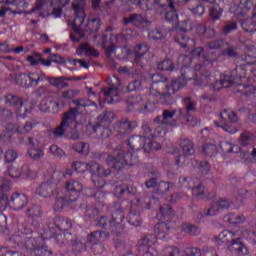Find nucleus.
<instances>
[{
  "label": "nucleus",
  "mask_w": 256,
  "mask_h": 256,
  "mask_svg": "<svg viewBox=\"0 0 256 256\" xmlns=\"http://www.w3.org/2000/svg\"><path fill=\"white\" fill-rule=\"evenodd\" d=\"M243 239H245V234L241 230H224L216 237L217 243H230L227 249L232 255L236 256L249 255V248H247Z\"/></svg>",
  "instance_id": "39448f33"
},
{
  "label": "nucleus",
  "mask_w": 256,
  "mask_h": 256,
  "mask_svg": "<svg viewBox=\"0 0 256 256\" xmlns=\"http://www.w3.org/2000/svg\"><path fill=\"white\" fill-rule=\"evenodd\" d=\"M121 51L122 56H120V59H131L134 57V61L137 65H143L141 61H147L145 55L149 53V46H147V44H140L135 46L133 51H131L129 47H124Z\"/></svg>",
  "instance_id": "2eb2a0df"
},
{
  "label": "nucleus",
  "mask_w": 256,
  "mask_h": 256,
  "mask_svg": "<svg viewBox=\"0 0 256 256\" xmlns=\"http://www.w3.org/2000/svg\"><path fill=\"white\" fill-rule=\"evenodd\" d=\"M88 129H92V131H94V133H97L98 131L100 133H102V137L103 139H107V137H110L111 135V130H109V128H103L102 125H98V126H88Z\"/></svg>",
  "instance_id": "37998d69"
},
{
  "label": "nucleus",
  "mask_w": 256,
  "mask_h": 256,
  "mask_svg": "<svg viewBox=\"0 0 256 256\" xmlns=\"http://www.w3.org/2000/svg\"><path fill=\"white\" fill-rule=\"evenodd\" d=\"M106 37H110V40L107 41V39H105ZM131 37H135V32H133V30H127L126 32H123L122 38L109 34L103 37L101 45L104 47V49H106V55L111 57V55H116L117 53V49L115 48V41H123V39L127 41V39H131Z\"/></svg>",
  "instance_id": "a211bd4d"
},
{
  "label": "nucleus",
  "mask_w": 256,
  "mask_h": 256,
  "mask_svg": "<svg viewBox=\"0 0 256 256\" xmlns=\"http://www.w3.org/2000/svg\"><path fill=\"white\" fill-rule=\"evenodd\" d=\"M68 63H70V65H78V67H84V69H88L89 67V64L84 60L70 59L68 60Z\"/></svg>",
  "instance_id": "13d9d810"
},
{
  "label": "nucleus",
  "mask_w": 256,
  "mask_h": 256,
  "mask_svg": "<svg viewBox=\"0 0 256 256\" xmlns=\"http://www.w3.org/2000/svg\"><path fill=\"white\" fill-rule=\"evenodd\" d=\"M192 13L194 15H203V13H205V7L203 5H197L196 7H194L192 9Z\"/></svg>",
  "instance_id": "052dcab7"
},
{
  "label": "nucleus",
  "mask_w": 256,
  "mask_h": 256,
  "mask_svg": "<svg viewBox=\"0 0 256 256\" xmlns=\"http://www.w3.org/2000/svg\"><path fill=\"white\" fill-rule=\"evenodd\" d=\"M28 155L34 160L41 159V157L45 155L39 141H37L35 138H29Z\"/></svg>",
  "instance_id": "7c9ffc66"
},
{
  "label": "nucleus",
  "mask_w": 256,
  "mask_h": 256,
  "mask_svg": "<svg viewBox=\"0 0 256 256\" xmlns=\"http://www.w3.org/2000/svg\"><path fill=\"white\" fill-rule=\"evenodd\" d=\"M168 31L165 29V27L157 28L156 30H153L148 33L149 39L157 40V39H165L167 37Z\"/></svg>",
  "instance_id": "58836bf2"
},
{
  "label": "nucleus",
  "mask_w": 256,
  "mask_h": 256,
  "mask_svg": "<svg viewBox=\"0 0 256 256\" xmlns=\"http://www.w3.org/2000/svg\"><path fill=\"white\" fill-rule=\"evenodd\" d=\"M253 5V2H234L230 7V13H234L238 17V21L242 23V29L246 33H255L256 23L243 20V17L249 12V7Z\"/></svg>",
  "instance_id": "f8f14e48"
},
{
  "label": "nucleus",
  "mask_w": 256,
  "mask_h": 256,
  "mask_svg": "<svg viewBox=\"0 0 256 256\" xmlns=\"http://www.w3.org/2000/svg\"><path fill=\"white\" fill-rule=\"evenodd\" d=\"M41 54L37 52H33L32 54L28 55L27 61L30 63V65H39L41 63Z\"/></svg>",
  "instance_id": "09e8293b"
},
{
  "label": "nucleus",
  "mask_w": 256,
  "mask_h": 256,
  "mask_svg": "<svg viewBox=\"0 0 256 256\" xmlns=\"http://www.w3.org/2000/svg\"><path fill=\"white\" fill-rule=\"evenodd\" d=\"M18 157L19 155L17 154V152L10 149L5 153V163H13V161H15Z\"/></svg>",
  "instance_id": "3c124183"
},
{
  "label": "nucleus",
  "mask_w": 256,
  "mask_h": 256,
  "mask_svg": "<svg viewBox=\"0 0 256 256\" xmlns=\"http://www.w3.org/2000/svg\"><path fill=\"white\" fill-rule=\"evenodd\" d=\"M222 14L223 10L219 7V4L217 2H210V17L212 21H217Z\"/></svg>",
  "instance_id": "4c0bfd02"
},
{
  "label": "nucleus",
  "mask_w": 256,
  "mask_h": 256,
  "mask_svg": "<svg viewBox=\"0 0 256 256\" xmlns=\"http://www.w3.org/2000/svg\"><path fill=\"white\" fill-rule=\"evenodd\" d=\"M33 11H40V17L53 15V17L59 18L63 13V4L59 1L38 2Z\"/></svg>",
  "instance_id": "ddd939ff"
},
{
  "label": "nucleus",
  "mask_w": 256,
  "mask_h": 256,
  "mask_svg": "<svg viewBox=\"0 0 256 256\" xmlns=\"http://www.w3.org/2000/svg\"><path fill=\"white\" fill-rule=\"evenodd\" d=\"M181 230L188 235H199L201 233V230L197 226L191 224H183Z\"/></svg>",
  "instance_id": "a19ab883"
},
{
  "label": "nucleus",
  "mask_w": 256,
  "mask_h": 256,
  "mask_svg": "<svg viewBox=\"0 0 256 256\" xmlns=\"http://www.w3.org/2000/svg\"><path fill=\"white\" fill-rule=\"evenodd\" d=\"M185 109H180L178 115L181 119H184L190 127L199 125V120L194 116H191V111H195V100L186 98L183 101Z\"/></svg>",
  "instance_id": "6ab92c4d"
},
{
  "label": "nucleus",
  "mask_w": 256,
  "mask_h": 256,
  "mask_svg": "<svg viewBox=\"0 0 256 256\" xmlns=\"http://www.w3.org/2000/svg\"><path fill=\"white\" fill-rule=\"evenodd\" d=\"M235 29H237V24L231 23V24H228L224 27V32L225 33H231V31H235Z\"/></svg>",
  "instance_id": "69168bd1"
},
{
  "label": "nucleus",
  "mask_w": 256,
  "mask_h": 256,
  "mask_svg": "<svg viewBox=\"0 0 256 256\" xmlns=\"http://www.w3.org/2000/svg\"><path fill=\"white\" fill-rule=\"evenodd\" d=\"M210 169L209 163L207 162H202L200 164V170L202 171V173H207Z\"/></svg>",
  "instance_id": "338daca9"
},
{
  "label": "nucleus",
  "mask_w": 256,
  "mask_h": 256,
  "mask_svg": "<svg viewBox=\"0 0 256 256\" xmlns=\"http://www.w3.org/2000/svg\"><path fill=\"white\" fill-rule=\"evenodd\" d=\"M65 104H60L59 102H53L49 98H44L39 105L40 111H43V113H49V111H52L55 113L59 111V107H63Z\"/></svg>",
  "instance_id": "473e14b6"
},
{
  "label": "nucleus",
  "mask_w": 256,
  "mask_h": 256,
  "mask_svg": "<svg viewBox=\"0 0 256 256\" xmlns=\"http://www.w3.org/2000/svg\"><path fill=\"white\" fill-rule=\"evenodd\" d=\"M154 7L158 10V13H165L166 21H169V23H177L178 16L175 10V2H167L165 5L154 2Z\"/></svg>",
  "instance_id": "5701e85b"
},
{
  "label": "nucleus",
  "mask_w": 256,
  "mask_h": 256,
  "mask_svg": "<svg viewBox=\"0 0 256 256\" xmlns=\"http://www.w3.org/2000/svg\"><path fill=\"white\" fill-rule=\"evenodd\" d=\"M133 129V124L130 121H125L120 123V133L125 135V133H129Z\"/></svg>",
  "instance_id": "5fc2aeb1"
},
{
  "label": "nucleus",
  "mask_w": 256,
  "mask_h": 256,
  "mask_svg": "<svg viewBox=\"0 0 256 256\" xmlns=\"http://www.w3.org/2000/svg\"><path fill=\"white\" fill-rule=\"evenodd\" d=\"M192 58L189 56H180L179 63L182 62L181 68V77L177 80H171L170 84L165 83L167 78L161 76L160 74H145L143 81L135 80L128 84L127 91H137L141 85H151L150 93L154 97H159L160 103H167L168 98L171 97L176 91H179L181 87H183L188 79H191L189 76H185L189 73V65L191 63H197V60L200 61L201 64H196L194 67V71L196 72L194 76V80L197 85H209L211 81H215V77L209 74V70L211 69V60L207 58V56L203 55V48H196L191 53Z\"/></svg>",
  "instance_id": "f257e3e1"
},
{
  "label": "nucleus",
  "mask_w": 256,
  "mask_h": 256,
  "mask_svg": "<svg viewBox=\"0 0 256 256\" xmlns=\"http://www.w3.org/2000/svg\"><path fill=\"white\" fill-rule=\"evenodd\" d=\"M181 146L184 155L179 156L176 163L177 165H180V167H183L184 165H189L187 155H193L195 153V148H193V142H191V140H184Z\"/></svg>",
  "instance_id": "bb28decb"
},
{
  "label": "nucleus",
  "mask_w": 256,
  "mask_h": 256,
  "mask_svg": "<svg viewBox=\"0 0 256 256\" xmlns=\"http://www.w3.org/2000/svg\"><path fill=\"white\" fill-rule=\"evenodd\" d=\"M231 207V202H229L226 198H221L219 201L212 204L210 209L204 213L206 217H214L217 215L221 209H229Z\"/></svg>",
  "instance_id": "c756f323"
},
{
  "label": "nucleus",
  "mask_w": 256,
  "mask_h": 256,
  "mask_svg": "<svg viewBox=\"0 0 256 256\" xmlns=\"http://www.w3.org/2000/svg\"><path fill=\"white\" fill-rule=\"evenodd\" d=\"M157 69H159V71H173V62L169 59H165L158 63Z\"/></svg>",
  "instance_id": "a18cd8bd"
},
{
  "label": "nucleus",
  "mask_w": 256,
  "mask_h": 256,
  "mask_svg": "<svg viewBox=\"0 0 256 256\" xmlns=\"http://www.w3.org/2000/svg\"><path fill=\"white\" fill-rule=\"evenodd\" d=\"M121 157H125V159L121 160ZM134 164L135 157H133L132 153L123 155V153H120L118 150H115V152L112 155H109L107 159V166L111 169H123L124 167H127V165L131 166Z\"/></svg>",
  "instance_id": "dca6fc26"
},
{
  "label": "nucleus",
  "mask_w": 256,
  "mask_h": 256,
  "mask_svg": "<svg viewBox=\"0 0 256 256\" xmlns=\"http://www.w3.org/2000/svg\"><path fill=\"white\" fill-rule=\"evenodd\" d=\"M125 25H136L139 29H147L151 23L147 20V17L133 14L129 18H124Z\"/></svg>",
  "instance_id": "c85d7f7f"
},
{
  "label": "nucleus",
  "mask_w": 256,
  "mask_h": 256,
  "mask_svg": "<svg viewBox=\"0 0 256 256\" xmlns=\"http://www.w3.org/2000/svg\"><path fill=\"white\" fill-rule=\"evenodd\" d=\"M77 55L80 57H99V51L95 49L93 46H91L89 43H83L81 44L77 50Z\"/></svg>",
  "instance_id": "2f4dec72"
},
{
  "label": "nucleus",
  "mask_w": 256,
  "mask_h": 256,
  "mask_svg": "<svg viewBox=\"0 0 256 256\" xmlns=\"http://www.w3.org/2000/svg\"><path fill=\"white\" fill-rule=\"evenodd\" d=\"M224 221L230 225H239L245 221V217L239 214H228L224 217Z\"/></svg>",
  "instance_id": "ea45409f"
},
{
  "label": "nucleus",
  "mask_w": 256,
  "mask_h": 256,
  "mask_svg": "<svg viewBox=\"0 0 256 256\" xmlns=\"http://www.w3.org/2000/svg\"><path fill=\"white\" fill-rule=\"evenodd\" d=\"M65 193H67L68 198L63 197V192H55L53 195L56 197V203L54 206L55 211H59V209H63L65 205H70L73 207V201H77L79 197V193L83 191V185L75 180H70L65 183L64 186Z\"/></svg>",
  "instance_id": "0eeeda50"
},
{
  "label": "nucleus",
  "mask_w": 256,
  "mask_h": 256,
  "mask_svg": "<svg viewBox=\"0 0 256 256\" xmlns=\"http://www.w3.org/2000/svg\"><path fill=\"white\" fill-rule=\"evenodd\" d=\"M71 229V220L64 219L62 217H56L54 224H50L45 230L40 231V241L37 243L36 239L29 238L25 242L26 249L32 251V255H50L51 251L47 250V246L43 245L45 239H51V237H61L58 231H67Z\"/></svg>",
  "instance_id": "7ed1b4c3"
},
{
  "label": "nucleus",
  "mask_w": 256,
  "mask_h": 256,
  "mask_svg": "<svg viewBox=\"0 0 256 256\" xmlns=\"http://www.w3.org/2000/svg\"><path fill=\"white\" fill-rule=\"evenodd\" d=\"M72 149L82 155H89V144L78 142L73 145Z\"/></svg>",
  "instance_id": "79ce46f5"
},
{
  "label": "nucleus",
  "mask_w": 256,
  "mask_h": 256,
  "mask_svg": "<svg viewBox=\"0 0 256 256\" xmlns=\"http://www.w3.org/2000/svg\"><path fill=\"white\" fill-rule=\"evenodd\" d=\"M79 95V90L71 89L62 92L63 99H73Z\"/></svg>",
  "instance_id": "6e6d98bb"
},
{
  "label": "nucleus",
  "mask_w": 256,
  "mask_h": 256,
  "mask_svg": "<svg viewBox=\"0 0 256 256\" xmlns=\"http://www.w3.org/2000/svg\"><path fill=\"white\" fill-rule=\"evenodd\" d=\"M34 108L35 105H33L31 102L21 100L14 108V113L17 119H25Z\"/></svg>",
  "instance_id": "cd10ccee"
},
{
  "label": "nucleus",
  "mask_w": 256,
  "mask_h": 256,
  "mask_svg": "<svg viewBox=\"0 0 256 256\" xmlns=\"http://www.w3.org/2000/svg\"><path fill=\"white\" fill-rule=\"evenodd\" d=\"M123 212L116 211L112 216V221H110V230L112 233H115V231H119L121 229V223H123Z\"/></svg>",
  "instance_id": "f704fd0d"
},
{
  "label": "nucleus",
  "mask_w": 256,
  "mask_h": 256,
  "mask_svg": "<svg viewBox=\"0 0 256 256\" xmlns=\"http://www.w3.org/2000/svg\"><path fill=\"white\" fill-rule=\"evenodd\" d=\"M250 141H251V133L244 132L240 138L241 145H249Z\"/></svg>",
  "instance_id": "bf43d9fd"
},
{
  "label": "nucleus",
  "mask_w": 256,
  "mask_h": 256,
  "mask_svg": "<svg viewBox=\"0 0 256 256\" xmlns=\"http://www.w3.org/2000/svg\"><path fill=\"white\" fill-rule=\"evenodd\" d=\"M8 175L12 177V179H17L18 177H23L24 179H27L31 177V170L25 168L23 171H21L19 168L11 167L8 169Z\"/></svg>",
  "instance_id": "c9c22d12"
},
{
  "label": "nucleus",
  "mask_w": 256,
  "mask_h": 256,
  "mask_svg": "<svg viewBox=\"0 0 256 256\" xmlns=\"http://www.w3.org/2000/svg\"><path fill=\"white\" fill-rule=\"evenodd\" d=\"M108 85L110 87L105 88L102 92L104 99L99 100L100 107H103V103H118L121 101L120 93H125V88L117 76L108 78Z\"/></svg>",
  "instance_id": "9d476101"
},
{
  "label": "nucleus",
  "mask_w": 256,
  "mask_h": 256,
  "mask_svg": "<svg viewBox=\"0 0 256 256\" xmlns=\"http://www.w3.org/2000/svg\"><path fill=\"white\" fill-rule=\"evenodd\" d=\"M21 101L16 95L14 94H8L5 97V103L8 105V107H16L18 103Z\"/></svg>",
  "instance_id": "49530a36"
},
{
  "label": "nucleus",
  "mask_w": 256,
  "mask_h": 256,
  "mask_svg": "<svg viewBox=\"0 0 256 256\" xmlns=\"http://www.w3.org/2000/svg\"><path fill=\"white\" fill-rule=\"evenodd\" d=\"M114 117H115V114H113V112H106L104 115H100L98 117V121L99 123H101V125H103V123L105 125H109V123L113 121Z\"/></svg>",
  "instance_id": "de8ad7c7"
},
{
  "label": "nucleus",
  "mask_w": 256,
  "mask_h": 256,
  "mask_svg": "<svg viewBox=\"0 0 256 256\" xmlns=\"http://www.w3.org/2000/svg\"><path fill=\"white\" fill-rule=\"evenodd\" d=\"M11 185V181L0 178V205H6L16 210L23 209L28 201L25 194H13L10 200L7 194H5L7 191H11Z\"/></svg>",
  "instance_id": "6e6552de"
},
{
  "label": "nucleus",
  "mask_w": 256,
  "mask_h": 256,
  "mask_svg": "<svg viewBox=\"0 0 256 256\" xmlns=\"http://www.w3.org/2000/svg\"><path fill=\"white\" fill-rule=\"evenodd\" d=\"M220 119H221V123L215 122V125L217 127H221L227 133H231L232 135L235 134L237 129L231 128L230 126H227L225 121H230L231 123H236V121L239 119L237 117V114H235V112H233V110H224L220 114Z\"/></svg>",
  "instance_id": "b1692460"
},
{
  "label": "nucleus",
  "mask_w": 256,
  "mask_h": 256,
  "mask_svg": "<svg viewBox=\"0 0 256 256\" xmlns=\"http://www.w3.org/2000/svg\"><path fill=\"white\" fill-rule=\"evenodd\" d=\"M235 83V77L229 76L227 74L220 76V85L222 87H231Z\"/></svg>",
  "instance_id": "c03bdc74"
},
{
  "label": "nucleus",
  "mask_w": 256,
  "mask_h": 256,
  "mask_svg": "<svg viewBox=\"0 0 256 256\" xmlns=\"http://www.w3.org/2000/svg\"><path fill=\"white\" fill-rule=\"evenodd\" d=\"M173 117H175L174 110H165L162 116H159L155 119V137H165V135H167V128L165 127V125H175Z\"/></svg>",
  "instance_id": "f3484780"
},
{
  "label": "nucleus",
  "mask_w": 256,
  "mask_h": 256,
  "mask_svg": "<svg viewBox=\"0 0 256 256\" xmlns=\"http://www.w3.org/2000/svg\"><path fill=\"white\" fill-rule=\"evenodd\" d=\"M146 187L147 189H154V187H157V179L152 178L146 181Z\"/></svg>",
  "instance_id": "0e129e2a"
},
{
  "label": "nucleus",
  "mask_w": 256,
  "mask_h": 256,
  "mask_svg": "<svg viewBox=\"0 0 256 256\" xmlns=\"http://www.w3.org/2000/svg\"><path fill=\"white\" fill-rule=\"evenodd\" d=\"M246 95H253V93H256L255 86H246L245 87Z\"/></svg>",
  "instance_id": "774afa93"
},
{
  "label": "nucleus",
  "mask_w": 256,
  "mask_h": 256,
  "mask_svg": "<svg viewBox=\"0 0 256 256\" xmlns=\"http://www.w3.org/2000/svg\"><path fill=\"white\" fill-rule=\"evenodd\" d=\"M73 103L76 105V108H71L68 112H65L60 125L51 131V135L54 137H63L70 130V139H79V132L75 130L77 125H79V121H77L79 118V109L81 107L95 105V103L83 99L73 100Z\"/></svg>",
  "instance_id": "20e7f679"
},
{
  "label": "nucleus",
  "mask_w": 256,
  "mask_h": 256,
  "mask_svg": "<svg viewBox=\"0 0 256 256\" xmlns=\"http://www.w3.org/2000/svg\"><path fill=\"white\" fill-rule=\"evenodd\" d=\"M187 25L191 27V22H178L175 29L170 31V35H173L176 43H179L181 47H191L195 46V40H189L187 36H185V32L188 31Z\"/></svg>",
  "instance_id": "4468645a"
},
{
  "label": "nucleus",
  "mask_w": 256,
  "mask_h": 256,
  "mask_svg": "<svg viewBox=\"0 0 256 256\" xmlns=\"http://www.w3.org/2000/svg\"><path fill=\"white\" fill-rule=\"evenodd\" d=\"M173 215V210L171 206L164 205L160 207L159 213L157 214V219L160 221L154 227V233H156L157 238L161 241H167L169 239V225L167 221L171 219Z\"/></svg>",
  "instance_id": "9b49d317"
},
{
  "label": "nucleus",
  "mask_w": 256,
  "mask_h": 256,
  "mask_svg": "<svg viewBox=\"0 0 256 256\" xmlns=\"http://www.w3.org/2000/svg\"><path fill=\"white\" fill-rule=\"evenodd\" d=\"M29 217H39L41 215V210L37 207H33L28 210Z\"/></svg>",
  "instance_id": "680f3d73"
},
{
  "label": "nucleus",
  "mask_w": 256,
  "mask_h": 256,
  "mask_svg": "<svg viewBox=\"0 0 256 256\" xmlns=\"http://www.w3.org/2000/svg\"><path fill=\"white\" fill-rule=\"evenodd\" d=\"M107 239V233L96 231L93 232L89 237L88 241L85 244V240H80L74 244V248L78 251H83L89 247V245H97L99 241H105Z\"/></svg>",
  "instance_id": "4be33fe9"
},
{
  "label": "nucleus",
  "mask_w": 256,
  "mask_h": 256,
  "mask_svg": "<svg viewBox=\"0 0 256 256\" xmlns=\"http://www.w3.org/2000/svg\"><path fill=\"white\" fill-rule=\"evenodd\" d=\"M204 194L205 188L202 185H198L192 188V195H194V197H197V199H203Z\"/></svg>",
  "instance_id": "864d4df0"
},
{
  "label": "nucleus",
  "mask_w": 256,
  "mask_h": 256,
  "mask_svg": "<svg viewBox=\"0 0 256 256\" xmlns=\"http://www.w3.org/2000/svg\"><path fill=\"white\" fill-rule=\"evenodd\" d=\"M71 175H73V170L70 168H67L65 172L59 170L54 171L51 177H48V181L36 189V195H40V197H51V195H55L57 183L67 177H71Z\"/></svg>",
  "instance_id": "1a4fd4ad"
},
{
  "label": "nucleus",
  "mask_w": 256,
  "mask_h": 256,
  "mask_svg": "<svg viewBox=\"0 0 256 256\" xmlns=\"http://www.w3.org/2000/svg\"><path fill=\"white\" fill-rule=\"evenodd\" d=\"M83 77H58V78H50L49 83L53 85V87H57V89H65V87H69V84L65 81H81Z\"/></svg>",
  "instance_id": "72a5a7b5"
},
{
  "label": "nucleus",
  "mask_w": 256,
  "mask_h": 256,
  "mask_svg": "<svg viewBox=\"0 0 256 256\" xmlns=\"http://www.w3.org/2000/svg\"><path fill=\"white\" fill-rule=\"evenodd\" d=\"M0 51L2 53H11V48L7 42H4L0 44Z\"/></svg>",
  "instance_id": "e2e57ef3"
},
{
  "label": "nucleus",
  "mask_w": 256,
  "mask_h": 256,
  "mask_svg": "<svg viewBox=\"0 0 256 256\" xmlns=\"http://www.w3.org/2000/svg\"><path fill=\"white\" fill-rule=\"evenodd\" d=\"M173 187V184L167 183V182H160L158 184V190L156 192V195H161L163 193H167L169 189Z\"/></svg>",
  "instance_id": "8fccbe9b"
},
{
  "label": "nucleus",
  "mask_w": 256,
  "mask_h": 256,
  "mask_svg": "<svg viewBox=\"0 0 256 256\" xmlns=\"http://www.w3.org/2000/svg\"><path fill=\"white\" fill-rule=\"evenodd\" d=\"M33 129V122H26L25 125H15V124H8L6 126V132L4 134H1L2 141H5V139H9L13 133H19L20 135H25L29 133Z\"/></svg>",
  "instance_id": "393cba45"
},
{
  "label": "nucleus",
  "mask_w": 256,
  "mask_h": 256,
  "mask_svg": "<svg viewBox=\"0 0 256 256\" xmlns=\"http://www.w3.org/2000/svg\"><path fill=\"white\" fill-rule=\"evenodd\" d=\"M137 192V188L133 186H116L114 190V195L119 196V195H135Z\"/></svg>",
  "instance_id": "e433bc0d"
},
{
  "label": "nucleus",
  "mask_w": 256,
  "mask_h": 256,
  "mask_svg": "<svg viewBox=\"0 0 256 256\" xmlns=\"http://www.w3.org/2000/svg\"><path fill=\"white\" fill-rule=\"evenodd\" d=\"M72 9L76 15L74 22H68L69 27L72 29L70 33V39H72V41H81L87 33L88 35H91V33L99 31V27H101V20L97 18L89 20L87 25H84L86 9L84 1L73 2Z\"/></svg>",
  "instance_id": "f03ea898"
},
{
  "label": "nucleus",
  "mask_w": 256,
  "mask_h": 256,
  "mask_svg": "<svg viewBox=\"0 0 256 256\" xmlns=\"http://www.w3.org/2000/svg\"><path fill=\"white\" fill-rule=\"evenodd\" d=\"M50 153L54 155V157H65V151H63V149L59 148L57 145L50 146Z\"/></svg>",
  "instance_id": "603ef678"
},
{
  "label": "nucleus",
  "mask_w": 256,
  "mask_h": 256,
  "mask_svg": "<svg viewBox=\"0 0 256 256\" xmlns=\"http://www.w3.org/2000/svg\"><path fill=\"white\" fill-rule=\"evenodd\" d=\"M153 201H155L154 199H149L146 198L145 199V203H141V200H139V198H135L134 200L131 201V212L129 213V219H128V223L130 225H133V227H139L141 226V217L139 216V214L134 213L133 209H135L136 205H140L143 209H150L151 208V203H153Z\"/></svg>",
  "instance_id": "412c9836"
},
{
  "label": "nucleus",
  "mask_w": 256,
  "mask_h": 256,
  "mask_svg": "<svg viewBox=\"0 0 256 256\" xmlns=\"http://www.w3.org/2000/svg\"><path fill=\"white\" fill-rule=\"evenodd\" d=\"M72 169L77 173H85V171H90L92 173V182L95 187L101 189L105 187V180L103 177H107V175H111V169H105L103 166L97 163L87 164L82 161H76L72 163Z\"/></svg>",
  "instance_id": "423d86ee"
},
{
  "label": "nucleus",
  "mask_w": 256,
  "mask_h": 256,
  "mask_svg": "<svg viewBox=\"0 0 256 256\" xmlns=\"http://www.w3.org/2000/svg\"><path fill=\"white\" fill-rule=\"evenodd\" d=\"M128 141L129 145H131L133 141H140V145H143L146 153H150V151H159V149H161V144L157 143V141H153V137L149 135L132 137Z\"/></svg>",
  "instance_id": "a878e982"
},
{
  "label": "nucleus",
  "mask_w": 256,
  "mask_h": 256,
  "mask_svg": "<svg viewBox=\"0 0 256 256\" xmlns=\"http://www.w3.org/2000/svg\"><path fill=\"white\" fill-rule=\"evenodd\" d=\"M45 79V75H41L37 72L26 74H20L15 77V82L20 87H37L41 81Z\"/></svg>",
  "instance_id": "aec40b11"
},
{
  "label": "nucleus",
  "mask_w": 256,
  "mask_h": 256,
  "mask_svg": "<svg viewBox=\"0 0 256 256\" xmlns=\"http://www.w3.org/2000/svg\"><path fill=\"white\" fill-rule=\"evenodd\" d=\"M204 153H206L209 157L215 155V153H217V146L210 144V145H206L204 146L203 149Z\"/></svg>",
  "instance_id": "4d7b16f0"
}]
</instances>
